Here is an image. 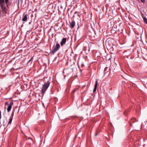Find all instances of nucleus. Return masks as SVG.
Returning <instances> with one entry per match:
<instances>
[{
  "label": "nucleus",
  "instance_id": "obj_1",
  "mask_svg": "<svg viewBox=\"0 0 147 147\" xmlns=\"http://www.w3.org/2000/svg\"><path fill=\"white\" fill-rule=\"evenodd\" d=\"M50 84L49 80H48L43 85L41 90V93L42 95H43L46 91L49 86Z\"/></svg>",
  "mask_w": 147,
  "mask_h": 147
},
{
  "label": "nucleus",
  "instance_id": "obj_2",
  "mask_svg": "<svg viewBox=\"0 0 147 147\" xmlns=\"http://www.w3.org/2000/svg\"><path fill=\"white\" fill-rule=\"evenodd\" d=\"M60 47H53L52 51L50 52V53L53 55L59 49Z\"/></svg>",
  "mask_w": 147,
  "mask_h": 147
},
{
  "label": "nucleus",
  "instance_id": "obj_3",
  "mask_svg": "<svg viewBox=\"0 0 147 147\" xmlns=\"http://www.w3.org/2000/svg\"><path fill=\"white\" fill-rule=\"evenodd\" d=\"M13 102L11 101L10 102V103L9 104V105L7 108V111L8 112H9L11 110V107L13 105Z\"/></svg>",
  "mask_w": 147,
  "mask_h": 147
},
{
  "label": "nucleus",
  "instance_id": "obj_4",
  "mask_svg": "<svg viewBox=\"0 0 147 147\" xmlns=\"http://www.w3.org/2000/svg\"><path fill=\"white\" fill-rule=\"evenodd\" d=\"M98 80L97 79H96L95 81V84L94 86V88L93 89V92L94 93L96 91V88H97V86L98 85Z\"/></svg>",
  "mask_w": 147,
  "mask_h": 147
},
{
  "label": "nucleus",
  "instance_id": "obj_5",
  "mask_svg": "<svg viewBox=\"0 0 147 147\" xmlns=\"http://www.w3.org/2000/svg\"><path fill=\"white\" fill-rule=\"evenodd\" d=\"M66 40L67 38H63L62 39L61 41L60 42V44L61 46H62L65 44L66 41Z\"/></svg>",
  "mask_w": 147,
  "mask_h": 147
},
{
  "label": "nucleus",
  "instance_id": "obj_6",
  "mask_svg": "<svg viewBox=\"0 0 147 147\" xmlns=\"http://www.w3.org/2000/svg\"><path fill=\"white\" fill-rule=\"evenodd\" d=\"M110 70V68L108 67H106L104 69V74L107 73Z\"/></svg>",
  "mask_w": 147,
  "mask_h": 147
},
{
  "label": "nucleus",
  "instance_id": "obj_7",
  "mask_svg": "<svg viewBox=\"0 0 147 147\" xmlns=\"http://www.w3.org/2000/svg\"><path fill=\"white\" fill-rule=\"evenodd\" d=\"M70 27L71 28H73L75 25V22L74 21H72L70 23Z\"/></svg>",
  "mask_w": 147,
  "mask_h": 147
},
{
  "label": "nucleus",
  "instance_id": "obj_8",
  "mask_svg": "<svg viewBox=\"0 0 147 147\" xmlns=\"http://www.w3.org/2000/svg\"><path fill=\"white\" fill-rule=\"evenodd\" d=\"M22 21L23 22H26L27 20V17L26 14L24 15L22 18Z\"/></svg>",
  "mask_w": 147,
  "mask_h": 147
},
{
  "label": "nucleus",
  "instance_id": "obj_9",
  "mask_svg": "<svg viewBox=\"0 0 147 147\" xmlns=\"http://www.w3.org/2000/svg\"><path fill=\"white\" fill-rule=\"evenodd\" d=\"M138 120L134 118H132L130 120V122H133L134 123L136 122Z\"/></svg>",
  "mask_w": 147,
  "mask_h": 147
},
{
  "label": "nucleus",
  "instance_id": "obj_10",
  "mask_svg": "<svg viewBox=\"0 0 147 147\" xmlns=\"http://www.w3.org/2000/svg\"><path fill=\"white\" fill-rule=\"evenodd\" d=\"M87 47H84L83 48V50L84 51H85V52H87V51H89V47H88V50L87 51Z\"/></svg>",
  "mask_w": 147,
  "mask_h": 147
},
{
  "label": "nucleus",
  "instance_id": "obj_11",
  "mask_svg": "<svg viewBox=\"0 0 147 147\" xmlns=\"http://www.w3.org/2000/svg\"><path fill=\"white\" fill-rule=\"evenodd\" d=\"M4 3V0H0V4L1 7H3V4Z\"/></svg>",
  "mask_w": 147,
  "mask_h": 147
},
{
  "label": "nucleus",
  "instance_id": "obj_12",
  "mask_svg": "<svg viewBox=\"0 0 147 147\" xmlns=\"http://www.w3.org/2000/svg\"><path fill=\"white\" fill-rule=\"evenodd\" d=\"M12 119H13V117H12V118H10V119L9 120L8 123V125H10V124H11Z\"/></svg>",
  "mask_w": 147,
  "mask_h": 147
},
{
  "label": "nucleus",
  "instance_id": "obj_13",
  "mask_svg": "<svg viewBox=\"0 0 147 147\" xmlns=\"http://www.w3.org/2000/svg\"><path fill=\"white\" fill-rule=\"evenodd\" d=\"M107 43H108V44H109L110 45H113V44H112V43L111 42V41H108V42H107V41L106 42V45H107L106 44H107Z\"/></svg>",
  "mask_w": 147,
  "mask_h": 147
},
{
  "label": "nucleus",
  "instance_id": "obj_14",
  "mask_svg": "<svg viewBox=\"0 0 147 147\" xmlns=\"http://www.w3.org/2000/svg\"><path fill=\"white\" fill-rule=\"evenodd\" d=\"M143 20L144 22L147 24V19L146 18H144Z\"/></svg>",
  "mask_w": 147,
  "mask_h": 147
},
{
  "label": "nucleus",
  "instance_id": "obj_15",
  "mask_svg": "<svg viewBox=\"0 0 147 147\" xmlns=\"http://www.w3.org/2000/svg\"><path fill=\"white\" fill-rule=\"evenodd\" d=\"M107 50L109 49V50L111 49V47L112 49V50H113V47H106Z\"/></svg>",
  "mask_w": 147,
  "mask_h": 147
},
{
  "label": "nucleus",
  "instance_id": "obj_16",
  "mask_svg": "<svg viewBox=\"0 0 147 147\" xmlns=\"http://www.w3.org/2000/svg\"><path fill=\"white\" fill-rule=\"evenodd\" d=\"M33 57H32L30 58V59L28 61V62L29 63L31 61H32L33 59Z\"/></svg>",
  "mask_w": 147,
  "mask_h": 147
},
{
  "label": "nucleus",
  "instance_id": "obj_17",
  "mask_svg": "<svg viewBox=\"0 0 147 147\" xmlns=\"http://www.w3.org/2000/svg\"><path fill=\"white\" fill-rule=\"evenodd\" d=\"M8 102H5V105H8Z\"/></svg>",
  "mask_w": 147,
  "mask_h": 147
},
{
  "label": "nucleus",
  "instance_id": "obj_18",
  "mask_svg": "<svg viewBox=\"0 0 147 147\" xmlns=\"http://www.w3.org/2000/svg\"><path fill=\"white\" fill-rule=\"evenodd\" d=\"M141 0V1L143 3H144L145 1V0Z\"/></svg>",
  "mask_w": 147,
  "mask_h": 147
},
{
  "label": "nucleus",
  "instance_id": "obj_19",
  "mask_svg": "<svg viewBox=\"0 0 147 147\" xmlns=\"http://www.w3.org/2000/svg\"><path fill=\"white\" fill-rule=\"evenodd\" d=\"M56 46H60V45L59 44L57 43Z\"/></svg>",
  "mask_w": 147,
  "mask_h": 147
},
{
  "label": "nucleus",
  "instance_id": "obj_20",
  "mask_svg": "<svg viewBox=\"0 0 147 147\" xmlns=\"http://www.w3.org/2000/svg\"><path fill=\"white\" fill-rule=\"evenodd\" d=\"M5 0V3H8V0Z\"/></svg>",
  "mask_w": 147,
  "mask_h": 147
},
{
  "label": "nucleus",
  "instance_id": "obj_21",
  "mask_svg": "<svg viewBox=\"0 0 147 147\" xmlns=\"http://www.w3.org/2000/svg\"><path fill=\"white\" fill-rule=\"evenodd\" d=\"M27 138L28 139H30L31 140H32V138L30 137H28Z\"/></svg>",
  "mask_w": 147,
  "mask_h": 147
},
{
  "label": "nucleus",
  "instance_id": "obj_22",
  "mask_svg": "<svg viewBox=\"0 0 147 147\" xmlns=\"http://www.w3.org/2000/svg\"><path fill=\"white\" fill-rule=\"evenodd\" d=\"M129 147H134V146L133 145L132 146H130Z\"/></svg>",
  "mask_w": 147,
  "mask_h": 147
},
{
  "label": "nucleus",
  "instance_id": "obj_23",
  "mask_svg": "<svg viewBox=\"0 0 147 147\" xmlns=\"http://www.w3.org/2000/svg\"><path fill=\"white\" fill-rule=\"evenodd\" d=\"M97 133H96V134H95V136H96L97 135Z\"/></svg>",
  "mask_w": 147,
  "mask_h": 147
},
{
  "label": "nucleus",
  "instance_id": "obj_24",
  "mask_svg": "<svg viewBox=\"0 0 147 147\" xmlns=\"http://www.w3.org/2000/svg\"><path fill=\"white\" fill-rule=\"evenodd\" d=\"M75 90H73V91L72 92H75Z\"/></svg>",
  "mask_w": 147,
  "mask_h": 147
},
{
  "label": "nucleus",
  "instance_id": "obj_25",
  "mask_svg": "<svg viewBox=\"0 0 147 147\" xmlns=\"http://www.w3.org/2000/svg\"><path fill=\"white\" fill-rule=\"evenodd\" d=\"M130 123V125H131V126H132V125H131V123Z\"/></svg>",
  "mask_w": 147,
  "mask_h": 147
},
{
  "label": "nucleus",
  "instance_id": "obj_26",
  "mask_svg": "<svg viewBox=\"0 0 147 147\" xmlns=\"http://www.w3.org/2000/svg\"><path fill=\"white\" fill-rule=\"evenodd\" d=\"M109 72L108 73V74L109 75Z\"/></svg>",
  "mask_w": 147,
  "mask_h": 147
},
{
  "label": "nucleus",
  "instance_id": "obj_27",
  "mask_svg": "<svg viewBox=\"0 0 147 147\" xmlns=\"http://www.w3.org/2000/svg\"><path fill=\"white\" fill-rule=\"evenodd\" d=\"M125 112H126V111H125V112H124V113H125Z\"/></svg>",
  "mask_w": 147,
  "mask_h": 147
}]
</instances>
